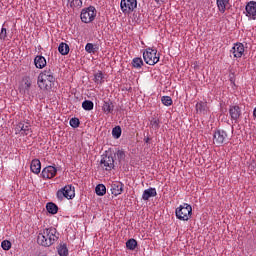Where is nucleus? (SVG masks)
Segmentation results:
<instances>
[{
  "label": "nucleus",
  "mask_w": 256,
  "mask_h": 256,
  "mask_svg": "<svg viewBox=\"0 0 256 256\" xmlns=\"http://www.w3.org/2000/svg\"><path fill=\"white\" fill-rule=\"evenodd\" d=\"M70 1V7L72 9H75L77 7L81 8L83 7V1L82 0H69Z\"/></svg>",
  "instance_id": "34"
},
{
  "label": "nucleus",
  "mask_w": 256,
  "mask_h": 256,
  "mask_svg": "<svg viewBox=\"0 0 256 256\" xmlns=\"http://www.w3.org/2000/svg\"><path fill=\"white\" fill-rule=\"evenodd\" d=\"M156 1V3H159L160 1H163V0H155Z\"/></svg>",
  "instance_id": "42"
},
{
  "label": "nucleus",
  "mask_w": 256,
  "mask_h": 256,
  "mask_svg": "<svg viewBox=\"0 0 256 256\" xmlns=\"http://www.w3.org/2000/svg\"><path fill=\"white\" fill-rule=\"evenodd\" d=\"M244 15L249 19V21L256 20V2L250 1L245 6Z\"/></svg>",
  "instance_id": "10"
},
{
  "label": "nucleus",
  "mask_w": 256,
  "mask_h": 256,
  "mask_svg": "<svg viewBox=\"0 0 256 256\" xmlns=\"http://www.w3.org/2000/svg\"><path fill=\"white\" fill-rule=\"evenodd\" d=\"M151 197H157V189H155L153 187H150L143 191L142 200L149 201V199H151Z\"/></svg>",
  "instance_id": "17"
},
{
  "label": "nucleus",
  "mask_w": 256,
  "mask_h": 256,
  "mask_svg": "<svg viewBox=\"0 0 256 256\" xmlns=\"http://www.w3.org/2000/svg\"><path fill=\"white\" fill-rule=\"evenodd\" d=\"M34 65L36 69H44V67H47V60L44 56L38 55L34 58Z\"/></svg>",
  "instance_id": "18"
},
{
  "label": "nucleus",
  "mask_w": 256,
  "mask_h": 256,
  "mask_svg": "<svg viewBox=\"0 0 256 256\" xmlns=\"http://www.w3.org/2000/svg\"><path fill=\"white\" fill-rule=\"evenodd\" d=\"M245 53V46L243 43H236L230 50V54L233 55L235 59H241Z\"/></svg>",
  "instance_id": "12"
},
{
  "label": "nucleus",
  "mask_w": 256,
  "mask_h": 256,
  "mask_svg": "<svg viewBox=\"0 0 256 256\" xmlns=\"http://www.w3.org/2000/svg\"><path fill=\"white\" fill-rule=\"evenodd\" d=\"M69 125L70 127H73V129H77V127H79L80 125L79 118H71L69 121Z\"/></svg>",
  "instance_id": "36"
},
{
  "label": "nucleus",
  "mask_w": 256,
  "mask_h": 256,
  "mask_svg": "<svg viewBox=\"0 0 256 256\" xmlns=\"http://www.w3.org/2000/svg\"><path fill=\"white\" fill-rule=\"evenodd\" d=\"M7 39V28L2 27L0 32V41H5Z\"/></svg>",
  "instance_id": "39"
},
{
  "label": "nucleus",
  "mask_w": 256,
  "mask_h": 256,
  "mask_svg": "<svg viewBox=\"0 0 256 256\" xmlns=\"http://www.w3.org/2000/svg\"><path fill=\"white\" fill-rule=\"evenodd\" d=\"M216 5L218 11L223 14L225 13V11H227V7L229 6V0H216Z\"/></svg>",
  "instance_id": "20"
},
{
  "label": "nucleus",
  "mask_w": 256,
  "mask_h": 256,
  "mask_svg": "<svg viewBox=\"0 0 256 256\" xmlns=\"http://www.w3.org/2000/svg\"><path fill=\"white\" fill-rule=\"evenodd\" d=\"M253 116H254L255 119H256V108H255L254 111H253Z\"/></svg>",
  "instance_id": "41"
},
{
  "label": "nucleus",
  "mask_w": 256,
  "mask_h": 256,
  "mask_svg": "<svg viewBox=\"0 0 256 256\" xmlns=\"http://www.w3.org/2000/svg\"><path fill=\"white\" fill-rule=\"evenodd\" d=\"M137 7V0H121L120 9L124 15H131Z\"/></svg>",
  "instance_id": "7"
},
{
  "label": "nucleus",
  "mask_w": 256,
  "mask_h": 256,
  "mask_svg": "<svg viewBox=\"0 0 256 256\" xmlns=\"http://www.w3.org/2000/svg\"><path fill=\"white\" fill-rule=\"evenodd\" d=\"M112 136L114 137V139H119V137H121V127L120 126H116L112 129Z\"/></svg>",
  "instance_id": "35"
},
{
  "label": "nucleus",
  "mask_w": 256,
  "mask_h": 256,
  "mask_svg": "<svg viewBox=\"0 0 256 256\" xmlns=\"http://www.w3.org/2000/svg\"><path fill=\"white\" fill-rule=\"evenodd\" d=\"M58 51L62 55H69V45L67 43L61 42L58 46Z\"/></svg>",
  "instance_id": "28"
},
{
  "label": "nucleus",
  "mask_w": 256,
  "mask_h": 256,
  "mask_svg": "<svg viewBox=\"0 0 256 256\" xmlns=\"http://www.w3.org/2000/svg\"><path fill=\"white\" fill-rule=\"evenodd\" d=\"M229 115L234 123H239V117H241V108L239 106H230Z\"/></svg>",
  "instance_id": "14"
},
{
  "label": "nucleus",
  "mask_w": 256,
  "mask_h": 256,
  "mask_svg": "<svg viewBox=\"0 0 256 256\" xmlns=\"http://www.w3.org/2000/svg\"><path fill=\"white\" fill-rule=\"evenodd\" d=\"M213 143L217 147H221L223 143H227V132L225 130H216L213 134Z\"/></svg>",
  "instance_id": "9"
},
{
  "label": "nucleus",
  "mask_w": 256,
  "mask_h": 256,
  "mask_svg": "<svg viewBox=\"0 0 256 256\" xmlns=\"http://www.w3.org/2000/svg\"><path fill=\"white\" fill-rule=\"evenodd\" d=\"M1 247L4 251H9V249H11V241L3 240L1 243Z\"/></svg>",
  "instance_id": "37"
},
{
  "label": "nucleus",
  "mask_w": 256,
  "mask_h": 256,
  "mask_svg": "<svg viewBox=\"0 0 256 256\" xmlns=\"http://www.w3.org/2000/svg\"><path fill=\"white\" fill-rule=\"evenodd\" d=\"M132 67H134V69H141V67H143V59L139 57L133 58Z\"/></svg>",
  "instance_id": "31"
},
{
  "label": "nucleus",
  "mask_w": 256,
  "mask_h": 256,
  "mask_svg": "<svg viewBox=\"0 0 256 256\" xmlns=\"http://www.w3.org/2000/svg\"><path fill=\"white\" fill-rule=\"evenodd\" d=\"M59 239V233L54 227L44 228L39 231L37 236V243L42 247H51Z\"/></svg>",
  "instance_id": "1"
},
{
  "label": "nucleus",
  "mask_w": 256,
  "mask_h": 256,
  "mask_svg": "<svg viewBox=\"0 0 256 256\" xmlns=\"http://www.w3.org/2000/svg\"><path fill=\"white\" fill-rule=\"evenodd\" d=\"M16 135H30L31 124L28 122H19L14 128Z\"/></svg>",
  "instance_id": "11"
},
{
  "label": "nucleus",
  "mask_w": 256,
  "mask_h": 256,
  "mask_svg": "<svg viewBox=\"0 0 256 256\" xmlns=\"http://www.w3.org/2000/svg\"><path fill=\"white\" fill-rule=\"evenodd\" d=\"M100 165L105 171H111L115 168V159L111 155L103 154L101 156Z\"/></svg>",
  "instance_id": "8"
},
{
  "label": "nucleus",
  "mask_w": 256,
  "mask_h": 256,
  "mask_svg": "<svg viewBox=\"0 0 256 256\" xmlns=\"http://www.w3.org/2000/svg\"><path fill=\"white\" fill-rule=\"evenodd\" d=\"M30 169L32 173H35V175H39L41 173V161L39 159L32 160Z\"/></svg>",
  "instance_id": "19"
},
{
  "label": "nucleus",
  "mask_w": 256,
  "mask_h": 256,
  "mask_svg": "<svg viewBox=\"0 0 256 256\" xmlns=\"http://www.w3.org/2000/svg\"><path fill=\"white\" fill-rule=\"evenodd\" d=\"M123 187L125 185L122 182H113L110 186V191L114 197H117L123 193Z\"/></svg>",
  "instance_id": "15"
},
{
  "label": "nucleus",
  "mask_w": 256,
  "mask_h": 256,
  "mask_svg": "<svg viewBox=\"0 0 256 256\" xmlns=\"http://www.w3.org/2000/svg\"><path fill=\"white\" fill-rule=\"evenodd\" d=\"M116 157H117L118 161L121 163V161H123L125 159V152L123 150H118L116 152Z\"/></svg>",
  "instance_id": "38"
},
{
  "label": "nucleus",
  "mask_w": 256,
  "mask_h": 256,
  "mask_svg": "<svg viewBox=\"0 0 256 256\" xmlns=\"http://www.w3.org/2000/svg\"><path fill=\"white\" fill-rule=\"evenodd\" d=\"M43 179H53L57 175V167L55 166H46L43 168L41 173Z\"/></svg>",
  "instance_id": "13"
},
{
  "label": "nucleus",
  "mask_w": 256,
  "mask_h": 256,
  "mask_svg": "<svg viewBox=\"0 0 256 256\" xmlns=\"http://www.w3.org/2000/svg\"><path fill=\"white\" fill-rule=\"evenodd\" d=\"M31 78L24 77L20 86V93L29 94L31 90Z\"/></svg>",
  "instance_id": "16"
},
{
  "label": "nucleus",
  "mask_w": 256,
  "mask_h": 256,
  "mask_svg": "<svg viewBox=\"0 0 256 256\" xmlns=\"http://www.w3.org/2000/svg\"><path fill=\"white\" fill-rule=\"evenodd\" d=\"M126 247L127 249H129L130 251H135V249L137 248V240L131 238L126 242Z\"/></svg>",
  "instance_id": "32"
},
{
  "label": "nucleus",
  "mask_w": 256,
  "mask_h": 256,
  "mask_svg": "<svg viewBox=\"0 0 256 256\" xmlns=\"http://www.w3.org/2000/svg\"><path fill=\"white\" fill-rule=\"evenodd\" d=\"M175 215L179 221H189L191 215H193V208L191 205L184 203L175 210Z\"/></svg>",
  "instance_id": "4"
},
{
  "label": "nucleus",
  "mask_w": 256,
  "mask_h": 256,
  "mask_svg": "<svg viewBox=\"0 0 256 256\" xmlns=\"http://www.w3.org/2000/svg\"><path fill=\"white\" fill-rule=\"evenodd\" d=\"M56 198L58 201H63V199H75V186L72 184H67L64 187L60 188L56 192Z\"/></svg>",
  "instance_id": "3"
},
{
  "label": "nucleus",
  "mask_w": 256,
  "mask_h": 256,
  "mask_svg": "<svg viewBox=\"0 0 256 256\" xmlns=\"http://www.w3.org/2000/svg\"><path fill=\"white\" fill-rule=\"evenodd\" d=\"M95 193L98 197H103L107 193V187L104 184H98L95 188Z\"/></svg>",
  "instance_id": "27"
},
{
  "label": "nucleus",
  "mask_w": 256,
  "mask_h": 256,
  "mask_svg": "<svg viewBox=\"0 0 256 256\" xmlns=\"http://www.w3.org/2000/svg\"><path fill=\"white\" fill-rule=\"evenodd\" d=\"M94 83L96 85H103L105 83V74L102 71H98L94 74Z\"/></svg>",
  "instance_id": "21"
},
{
  "label": "nucleus",
  "mask_w": 256,
  "mask_h": 256,
  "mask_svg": "<svg viewBox=\"0 0 256 256\" xmlns=\"http://www.w3.org/2000/svg\"><path fill=\"white\" fill-rule=\"evenodd\" d=\"M86 53H90V55H95L97 51H99V46L93 43H87L85 46Z\"/></svg>",
  "instance_id": "22"
},
{
  "label": "nucleus",
  "mask_w": 256,
  "mask_h": 256,
  "mask_svg": "<svg viewBox=\"0 0 256 256\" xmlns=\"http://www.w3.org/2000/svg\"><path fill=\"white\" fill-rule=\"evenodd\" d=\"M161 102L165 105V107H171V105H173V99H171V96H163L161 98Z\"/></svg>",
  "instance_id": "33"
},
{
  "label": "nucleus",
  "mask_w": 256,
  "mask_h": 256,
  "mask_svg": "<svg viewBox=\"0 0 256 256\" xmlns=\"http://www.w3.org/2000/svg\"><path fill=\"white\" fill-rule=\"evenodd\" d=\"M46 209L48 213H51V215H57V211H59V207H57L53 202H48L46 204Z\"/></svg>",
  "instance_id": "24"
},
{
  "label": "nucleus",
  "mask_w": 256,
  "mask_h": 256,
  "mask_svg": "<svg viewBox=\"0 0 256 256\" xmlns=\"http://www.w3.org/2000/svg\"><path fill=\"white\" fill-rule=\"evenodd\" d=\"M95 17H97V9L94 6L82 9L80 14L82 23H93Z\"/></svg>",
  "instance_id": "6"
},
{
  "label": "nucleus",
  "mask_w": 256,
  "mask_h": 256,
  "mask_svg": "<svg viewBox=\"0 0 256 256\" xmlns=\"http://www.w3.org/2000/svg\"><path fill=\"white\" fill-rule=\"evenodd\" d=\"M102 111H104V113L109 115V113H111L113 111V102L104 101V103L102 105Z\"/></svg>",
  "instance_id": "26"
},
{
  "label": "nucleus",
  "mask_w": 256,
  "mask_h": 256,
  "mask_svg": "<svg viewBox=\"0 0 256 256\" xmlns=\"http://www.w3.org/2000/svg\"><path fill=\"white\" fill-rule=\"evenodd\" d=\"M160 127H161V120H159V118H152L150 120V129H153V131H159Z\"/></svg>",
  "instance_id": "25"
},
{
  "label": "nucleus",
  "mask_w": 256,
  "mask_h": 256,
  "mask_svg": "<svg viewBox=\"0 0 256 256\" xmlns=\"http://www.w3.org/2000/svg\"><path fill=\"white\" fill-rule=\"evenodd\" d=\"M58 255L60 256H69V248H67V244L61 243L57 247Z\"/></svg>",
  "instance_id": "23"
},
{
  "label": "nucleus",
  "mask_w": 256,
  "mask_h": 256,
  "mask_svg": "<svg viewBox=\"0 0 256 256\" xmlns=\"http://www.w3.org/2000/svg\"><path fill=\"white\" fill-rule=\"evenodd\" d=\"M196 111L197 113H205L207 111V102H198L196 103Z\"/></svg>",
  "instance_id": "30"
},
{
  "label": "nucleus",
  "mask_w": 256,
  "mask_h": 256,
  "mask_svg": "<svg viewBox=\"0 0 256 256\" xmlns=\"http://www.w3.org/2000/svg\"><path fill=\"white\" fill-rule=\"evenodd\" d=\"M37 85L39 89L50 91L55 86V74L51 69H45L38 75Z\"/></svg>",
  "instance_id": "2"
},
{
  "label": "nucleus",
  "mask_w": 256,
  "mask_h": 256,
  "mask_svg": "<svg viewBox=\"0 0 256 256\" xmlns=\"http://www.w3.org/2000/svg\"><path fill=\"white\" fill-rule=\"evenodd\" d=\"M143 59L146 65H157V63H159L160 56L157 53V49L149 47L144 50Z\"/></svg>",
  "instance_id": "5"
},
{
  "label": "nucleus",
  "mask_w": 256,
  "mask_h": 256,
  "mask_svg": "<svg viewBox=\"0 0 256 256\" xmlns=\"http://www.w3.org/2000/svg\"><path fill=\"white\" fill-rule=\"evenodd\" d=\"M93 107H95V104L91 100H84L82 102V109L84 111H93Z\"/></svg>",
  "instance_id": "29"
},
{
  "label": "nucleus",
  "mask_w": 256,
  "mask_h": 256,
  "mask_svg": "<svg viewBox=\"0 0 256 256\" xmlns=\"http://www.w3.org/2000/svg\"><path fill=\"white\" fill-rule=\"evenodd\" d=\"M149 141H151V139H150L149 137L144 138V142H145V143H149Z\"/></svg>",
  "instance_id": "40"
}]
</instances>
